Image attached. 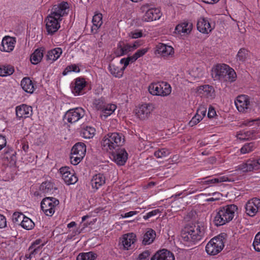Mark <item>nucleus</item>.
Listing matches in <instances>:
<instances>
[{
	"label": "nucleus",
	"instance_id": "nucleus-61",
	"mask_svg": "<svg viewBox=\"0 0 260 260\" xmlns=\"http://www.w3.org/2000/svg\"><path fill=\"white\" fill-rule=\"evenodd\" d=\"M206 113V109L204 107H200L197 111V114H198L201 118H203L205 116Z\"/></svg>",
	"mask_w": 260,
	"mask_h": 260
},
{
	"label": "nucleus",
	"instance_id": "nucleus-48",
	"mask_svg": "<svg viewBox=\"0 0 260 260\" xmlns=\"http://www.w3.org/2000/svg\"><path fill=\"white\" fill-rule=\"evenodd\" d=\"M116 106L114 104H109L103 110V113L105 116L110 115L116 109Z\"/></svg>",
	"mask_w": 260,
	"mask_h": 260
},
{
	"label": "nucleus",
	"instance_id": "nucleus-52",
	"mask_svg": "<svg viewBox=\"0 0 260 260\" xmlns=\"http://www.w3.org/2000/svg\"><path fill=\"white\" fill-rule=\"evenodd\" d=\"M253 246L256 251H260V232L256 235L253 242Z\"/></svg>",
	"mask_w": 260,
	"mask_h": 260
},
{
	"label": "nucleus",
	"instance_id": "nucleus-12",
	"mask_svg": "<svg viewBox=\"0 0 260 260\" xmlns=\"http://www.w3.org/2000/svg\"><path fill=\"white\" fill-rule=\"evenodd\" d=\"M69 4L67 2H62L55 5L52 8L51 13L49 15L56 17L59 20H62V17L68 14L69 9Z\"/></svg>",
	"mask_w": 260,
	"mask_h": 260
},
{
	"label": "nucleus",
	"instance_id": "nucleus-49",
	"mask_svg": "<svg viewBox=\"0 0 260 260\" xmlns=\"http://www.w3.org/2000/svg\"><path fill=\"white\" fill-rule=\"evenodd\" d=\"M147 51V48H143L137 50L133 55L131 56L132 57V60H134L135 61L137 59L144 55Z\"/></svg>",
	"mask_w": 260,
	"mask_h": 260
},
{
	"label": "nucleus",
	"instance_id": "nucleus-19",
	"mask_svg": "<svg viewBox=\"0 0 260 260\" xmlns=\"http://www.w3.org/2000/svg\"><path fill=\"white\" fill-rule=\"evenodd\" d=\"M15 43V38L6 36L2 40L0 50L3 51L10 52L14 49Z\"/></svg>",
	"mask_w": 260,
	"mask_h": 260
},
{
	"label": "nucleus",
	"instance_id": "nucleus-9",
	"mask_svg": "<svg viewBox=\"0 0 260 260\" xmlns=\"http://www.w3.org/2000/svg\"><path fill=\"white\" fill-rule=\"evenodd\" d=\"M148 6L144 5L141 7L143 11H146L142 17V20L145 22L152 21L159 19L161 15L160 10L157 8L147 9Z\"/></svg>",
	"mask_w": 260,
	"mask_h": 260
},
{
	"label": "nucleus",
	"instance_id": "nucleus-7",
	"mask_svg": "<svg viewBox=\"0 0 260 260\" xmlns=\"http://www.w3.org/2000/svg\"><path fill=\"white\" fill-rule=\"evenodd\" d=\"M224 247V242L220 237L212 238L207 244L206 251L211 255H215L220 252Z\"/></svg>",
	"mask_w": 260,
	"mask_h": 260
},
{
	"label": "nucleus",
	"instance_id": "nucleus-25",
	"mask_svg": "<svg viewBox=\"0 0 260 260\" xmlns=\"http://www.w3.org/2000/svg\"><path fill=\"white\" fill-rule=\"evenodd\" d=\"M105 182V177L101 173L94 175L90 182L92 187L96 190L104 185Z\"/></svg>",
	"mask_w": 260,
	"mask_h": 260
},
{
	"label": "nucleus",
	"instance_id": "nucleus-21",
	"mask_svg": "<svg viewBox=\"0 0 260 260\" xmlns=\"http://www.w3.org/2000/svg\"><path fill=\"white\" fill-rule=\"evenodd\" d=\"M197 92L201 96L208 98L213 99L215 96L213 87L209 85H204L198 87Z\"/></svg>",
	"mask_w": 260,
	"mask_h": 260
},
{
	"label": "nucleus",
	"instance_id": "nucleus-43",
	"mask_svg": "<svg viewBox=\"0 0 260 260\" xmlns=\"http://www.w3.org/2000/svg\"><path fill=\"white\" fill-rule=\"evenodd\" d=\"M24 217L25 216L22 213L16 212L13 213L12 220L14 223L21 225L22 220Z\"/></svg>",
	"mask_w": 260,
	"mask_h": 260
},
{
	"label": "nucleus",
	"instance_id": "nucleus-55",
	"mask_svg": "<svg viewBox=\"0 0 260 260\" xmlns=\"http://www.w3.org/2000/svg\"><path fill=\"white\" fill-rule=\"evenodd\" d=\"M202 118L201 117L198 115V114H197L192 118L191 120L189 122V125L190 126H193L195 125H196L197 123H198Z\"/></svg>",
	"mask_w": 260,
	"mask_h": 260
},
{
	"label": "nucleus",
	"instance_id": "nucleus-60",
	"mask_svg": "<svg viewBox=\"0 0 260 260\" xmlns=\"http://www.w3.org/2000/svg\"><path fill=\"white\" fill-rule=\"evenodd\" d=\"M159 212H160V211L158 209H155V210H152V211L147 213L146 215H145L143 216V218L145 220H147L149 218L157 215Z\"/></svg>",
	"mask_w": 260,
	"mask_h": 260
},
{
	"label": "nucleus",
	"instance_id": "nucleus-35",
	"mask_svg": "<svg viewBox=\"0 0 260 260\" xmlns=\"http://www.w3.org/2000/svg\"><path fill=\"white\" fill-rule=\"evenodd\" d=\"M159 82L152 83L148 86V91L149 93L153 95L160 96L161 93H163L160 92V87Z\"/></svg>",
	"mask_w": 260,
	"mask_h": 260
},
{
	"label": "nucleus",
	"instance_id": "nucleus-45",
	"mask_svg": "<svg viewBox=\"0 0 260 260\" xmlns=\"http://www.w3.org/2000/svg\"><path fill=\"white\" fill-rule=\"evenodd\" d=\"M255 148L254 143L253 142L245 144L241 148V152L245 154L251 152Z\"/></svg>",
	"mask_w": 260,
	"mask_h": 260
},
{
	"label": "nucleus",
	"instance_id": "nucleus-16",
	"mask_svg": "<svg viewBox=\"0 0 260 260\" xmlns=\"http://www.w3.org/2000/svg\"><path fill=\"white\" fill-rule=\"evenodd\" d=\"M59 171L62 175V178L67 184H74L77 182L78 178L73 173L71 172L69 168L62 167L59 169Z\"/></svg>",
	"mask_w": 260,
	"mask_h": 260
},
{
	"label": "nucleus",
	"instance_id": "nucleus-15",
	"mask_svg": "<svg viewBox=\"0 0 260 260\" xmlns=\"http://www.w3.org/2000/svg\"><path fill=\"white\" fill-rule=\"evenodd\" d=\"M238 110L240 112H246L249 109L250 100L247 95H239L235 101Z\"/></svg>",
	"mask_w": 260,
	"mask_h": 260
},
{
	"label": "nucleus",
	"instance_id": "nucleus-32",
	"mask_svg": "<svg viewBox=\"0 0 260 260\" xmlns=\"http://www.w3.org/2000/svg\"><path fill=\"white\" fill-rule=\"evenodd\" d=\"M155 236V232L151 229H148L144 235L142 243L145 245L150 244L153 242Z\"/></svg>",
	"mask_w": 260,
	"mask_h": 260
},
{
	"label": "nucleus",
	"instance_id": "nucleus-20",
	"mask_svg": "<svg viewBox=\"0 0 260 260\" xmlns=\"http://www.w3.org/2000/svg\"><path fill=\"white\" fill-rule=\"evenodd\" d=\"M32 110L30 106L22 104L16 107V114L18 118L29 117L32 115Z\"/></svg>",
	"mask_w": 260,
	"mask_h": 260
},
{
	"label": "nucleus",
	"instance_id": "nucleus-36",
	"mask_svg": "<svg viewBox=\"0 0 260 260\" xmlns=\"http://www.w3.org/2000/svg\"><path fill=\"white\" fill-rule=\"evenodd\" d=\"M102 18L103 16L101 13H96L93 16V26L91 28L92 31L94 29L96 31L101 27L103 24Z\"/></svg>",
	"mask_w": 260,
	"mask_h": 260
},
{
	"label": "nucleus",
	"instance_id": "nucleus-5",
	"mask_svg": "<svg viewBox=\"0 0 260 260\" xmlns=\"http://www.w3.org/2000/svg\"><path fill=\"white\" fill-rule=\"evenodd\" d=\"M86 152V145L81 142L76 143L71 150L70 160L72 164L77 165L85 156Z\"/></svg>",
	"mask_w": 260,
	"mask_h": 260
},
{
	"label": "nucleus",
	"instance_id": "nucleus-3",
	"mask_svg": "<svg viewBox=\"0 0 260 260\" xmlns=\"http://www.w3.org/2000/svg\"><path fill=\"white\" fill-rule=\"evenodd\" d=\"M205 228L202 223H198L192 226L186 227L182 231L181 238L185 244L192 245L201 240L204 235Z\"/></svg>",
	"mask_w": 260,
	"mask_h": 260
},
{
	"label": "nucleus",
	"instance_id": "nucleus-53",
	"mask_svg": "<svg viewBox=\"0 0 260 260\" xmlns=\"http://www.w3.org/2000/svg\"><path fill=\"white\" fill-rule=\"evenodd\" d=\"M134 61V60H132V56H129L127 58H122L120 61V64H123V67H121V68L124 71L126 67L129 64L130 62L132 63Z\"/></svg>",
	"mask_w": 260,
	"mask_h": 260
},
{
	"label": "nucleus",
	"instance_id": "nucleus-39",
	"mask_svg": "<svg viewBox=\"0 0 260 260\" xmlns=\"http://www.w3.org/2000/svg\"><path fill=\"white\" fill-rule=\"evenodd\" d=\"M159 85H161L160 92L163 93H161L160 96H165L169 95L172 91V88L169 84L166 82H159Z\"/></svg>",
	"mask_w": 260,
	"mask_h": 260
},
{
	"label": "nucleus",
	"instance_id": "nucleus-57",
	"mask_svg": "<svg viewBox=\"0 0 260 260\" xmlns=\"http://www.w3.org/2000/svg\"><path fill=\"white\" fill-rule=\"evenodd\" d=\"M240 136L239 138L240 139L247 140L250 138H252L253 136V133L250 131H247L244 132L243 134H239Z\"/></svg>",
	"mask_w": 260,
	"mask_h": 260
},
{
	"label": "nucleus",
	"instance_id": "nucleus-30",
	"mask_svg": "<svg viewBox=\"0 0 260 260\" xmlns=\"http://www.w3.org/2000/svg\"><path fill=\"white\" fill-rule=\"evenodd\" d=\"M62 51L60 48H55L48 51L46 58L47 60L53 62L56 60L62 54Z\"/></svg>",
	"mask_w": 260,
	"mask_h": 260
},
{
	"label": "nucleus",
	"instance_id": "nucleus-6",
	"mask_svg": "<svg viewBox=\"0 0 260 260\" xmlns=\"http://www.w3.org/2000/svg\"><path fill=\"white\" fill-rule=\"evenodd\" d=\"M58 200L53 197H46L41 203V208L44 214L52 216L54 213L56 207L59 205Z\"/></svg>",
	"mask_w": 260,
	"mask_h": 260
},
{
	"label": "nucleus",
	"instance_id": "nucleus-24",
	"mask_svg": "<svg viewBox=\"0 0 260 260\" xmlns=\"http://www.w3.org/2000/svg\"><path fill=\"white\" fill-rule=\"evenodd\" d=\"M158 54L163 57L172 56L174 51L173 48L164 44L160 43L157 46Z\"/></svg>",
	"mask_w": 260,
	"mask_h": 260
},
{
	"label": "nucleus",
	"instance_id": "nucleus-29",
	"mask_svg": "<svg viewBox=\"0 0 260 260\" xmlns=\"http://www.w3.org/2000/svg\"><path fill=\"white\" fill-rule=\"evenodd\" d=\"M21 86L24 91L29 93H33L35 89L34 83L29 77H24L22 79Z\"/></svg>",
	"mask_w": 260,
	"mask_h": 260
},
{
	"label": "nucleus",
	"instance_id": "nucleus-64",
	"mask_svg": "<svg viewBox=\"0 0 260 260\" xmlns=\"http://www.w3.org/2000/svg\"><path fill=\"white\" fill-rule=\"evenodd\" d=\"M138 213L137 211H130L127 213H125L124 214H121V216L123 218H127L133 216Z\"/></svg>",
	"mask_w": 260,
	"mask_h": 260
},
{
	"label": "nucleus",
	"instance_id": "nucleus-54",
	"mask_svg": "<svg viewBox=\"0 0 260 260\" xmlns=\"http://www.w3.org/2000/svg\"><path fill=\"white\" fill-rule=\"evenodd\" d=\"M79 68L76 64H72L68 66L62 73L63 75H67L69 72L71 71L78 72H79Z\"/></svg>",
	"mask_w": 260,
	"mask_h": 260
},
{
	"label": "nucleus",
	"instance_id": "nucleus-8",
	"mask_svg": "<svg viewBox=\"0 0 260 260\" xmlns=\"http://www.w3.org/2000/svg\"><path fill=\"white\" fill-rule=\"evenodd\" d=\"M85 115V111L82 108L78 107L70 109L65 114L64 119L69 123H73L78 121Z\"/></svg>",
	"mask_w": 260,
	"mask_h": 260
},
{
	"label": "nucleus",
	"instance_id": "nucleus-42",
	"mask_svg": "<svg viewBox=\"0 0 260 260\" xmlns=\"http://www.w3.org/2000/svg\"><path fill=\"white\" fill-rule=\"evenodd\" d=\"M21 226L24 229L29 230L34 227L35 223L30 218L25 216L22 220Z\"/></svg>",
	"mask_w": 260,
	"mask_h": 260
},
{
	"label": "nucleus",
	"instance_id": "nucleus-47",
	"mask_svg": "<svg viewBox=\"0 0 260 260\" xmlns=\"http://www.w3.org/2000/svg\"><path fill=\"white\" fill-rule=\"evenodd\" d=\"M40 249H37V248L32 247V246H29V247L28 249V253H26L25 257L27 259H31L32 257H33L36 254L38 253V252L40 251Z\"/></svg>",
	"mask_w": 260,
	"mask_h": 260
},
{
	"label": "nucleus",
	"instance_id": "nucleus-40",
	"mask_svg": "<svg viewBox=\"0 0 260 260\" xmlns=\"http://www.w3.org/2000/svg\"><path fill=\"white\" fill-rule=\"evenodd\" d=\"M96 254L92 252L80 253L77 257V260H94Z\"/></svg>",
	"mask_w": 260,
	"mask_h": 260
},
{
	"label": "nucleus",
	"instance_id": "nucleus-18",
	"mask_svg": "<svg viewBox=\"0 0 260 260\" xmlns=\"http://www.w3.org/2000/svg\"><path fill=\"white\" fill-rule=\"evenodd\" d=\"M198 30L203 34H209L213 29L209 20L206 18H200L197 23Z\"/></svg>",
	"mask_w": 260,
	"mask_h": 260
},
{
	"label": "nucleus",
	"instance_id": "nucleus-10",
	"mask_svg": "<svg viewBox=\"0 0 260 260\" xmlns=\"http://www.w3.org/2000/svg\"><path fill=\"white\" fill-rule=\"evenodd\" d=\"M154 109V106L153 104L144 103L136 109V113L140 119L146 120L149 117Z\"/></svg>",
	"mask_w": 260,
	"mask_h": 260
},
{
	"label": "nucleus",
	"instance_id": "nucleus-27",
	"mask_svg": "<svg viewBox=\"0 0 260 260\" xmlns=\"http://www.w3.org/2000/svg\"><path fill=\"white\" fill-rule=\"evenodd\" d=\"M192 27V24L191 22L184 21L178 24L175 28V30L179 34H189Z\"/></svg>",
	"mask_w": 260,
	"mask_h": 260
},
{
	"label": "nucleus",
	"instance_id": "nucleus-51",
	"mask_svg": "<svg viewBox=\"0 0 260 260\" xmlns=\"http://www.w3.org/2000/svg\"><path fill=\"white\" fill-rule=\"evenodd\" d=\"M15 152L11 148H7L4 153V158L9 160V159L13 160Z\"/></svg>",
	"mask_w": 260,
	"mask_h": 260
},
{
	"label": "nucleus",
	"instance_id": "nucleus-22",
	"mask_svg": "<svg viewBox=\"0 0 260 260\" xmlns=\"http://www.w3.org/2000/svg\"><path fill=\"white\" fill-rule=\"evenodd\" d=\"M150 260H175L174 255L167 249H162L157 251Z\"/></svg>",
	"mask_w": 260,
	"mask_h": 260
},
{
	"label": "nucleus",
	"instance_id": "nucleus-58",
	"mask_svg": "<svg viewBox=\"0 0 260 260\" xmlns=\"http://www.w3.org/2000/svg\"><path fill=\"white\" fill-rule=\"evenodd\" d=\"M143 33L141 30H135L129 34V36L133 39H137L142 37Z\"/></svg>",
	"mask_w": 260,
	"mask_h": 260
},
{
	"label": "nucleus",
	"instance_id": "nucleus-31",
	"mask_svg": "<svg viewBox=\"0 0 260 260\" xmlns=\"http://www.w3.org/2000/svg\"><path fill=\"white\" fill-rule=\"evenodd\" d=\"M44 51V48H40L34 51L30 56V61L32 64H37L42 60Z\"/></svg>",
	"mask_w": 260,
	"mask_h": 260
},
{
	"label": "nucleus",
	"instance_id": "nucleus-41",
	"mask_svg": "<svg viewBox=\"0 0 260 260\" xmlns=\"http://www.w3.org/2000/svg\"><path fill=\"white\" fill-rule=\"evenodd\" d=\"M54 188L53 184L51 182H44L42 183L40 189L43 193H48L52 192Z\"/></svg>",
	"mask_w": 260,
	"mask_h": 260
},
{
	"label": "nucleus",
	"instance_id": "nucleus-37",
	"mask_svg": "<svg viewBox=\"0 0 260 260\" xmlns=\"http://www.w3.org/2000/svg\"><path fill=\"white\" fill-rule=\"evenodd\" d=\"M234 180L229 179L226 176H221L219 178H213L211 179H209L207 180H205L203 182L204 184H215V183H221L223 182H231L233 181Z\"/></svg>",
	"mask_w": 260,
	"mask_h": 260
},
{
	"label": "nucleus",
	"instance_id": "nucleus-33",
	"mask_svg": "<svg viewBox=\"0 0 260 260\" xmlns=\"http://www.w3.org/2000/svg\"><path fill=\"white\" fill-rule=\"evenodd\" d=\"M95 129L92 126H83L81 131V135L85 139H91L95 135Z\"/></svg>",
	"mask_w": 260,
	"mask_h": 260
},
{
	"label": "nucleus",
	"instance_id": "nucleus-14",
	"mask_svg": "<svg viewBox=\"0 0 260 260\" xmlns=\"http://www.w3.org/2000/svg\"><path fill=\"white\" fill-rule=\"evenodd\" d=\"M260 208V199L254 198L248 201L245 206L246 213L250 216H254Z\"/></svg>",
	"mask_w": 260,
	"mask_h": 260
},
{
	"label": "nucleus",
	"instance_id": "nucleus-46",
	"mask_svg": "<svg viewBox=\"0 0 260 260\" xmlns=\"http://www.w3.org/2000/svg\"><path fill=\"white\" fill-rule=\"evenodd\" d=\"M249 52L245 49H240L237 54V58L241 61H244L248 56Z\"/></svg>",
	"mask_w": 260,
	"mask_h": 260
},
{
	"label": "nucleus",
	"instance_id": "nucleus-28",
	"mask_svg": "<svg viewBox=\"0 0 260 260\" xmlns=\"http://www.w3.org/2000/svg\"><path fill=\"white\" fill-rule=\"evenodd\" d=\"M236 168V171H240L243 173L251 172L255 169L253 159H248L245 162L238 165Z\"/></svg>",
	"mask_w": 260,
	"mask_h": 260
},
{
	"label": "nucleus",
	"instance_id": "nucleus-56",
	"mask_svg": "<svg viewBox=\"0 0 260 260\" xmlns=\"http://www.w3.org/2000/svg\"><path fill=\"white\" fill-rule=\"evenodd\" d=\"M150 255V252L149 250H145L139 255L137 260H148Z\"/></svg>",
	"mask_w": 260,
	"mask_h": 260
},
{
	"label": "nucleus",
	"instance_id": "nucleus-59",
	"mask_svg": "<svg viewBox=\"0 0 260 260\" xmlns=\"http://www.w3.org/2000/svg\"><path fill=\"white\" fill-rule=\"evenodd\" d=\"M42 240L40 239H37L34 242H32L30 246H32L37 248L38 249H41L45 245L44 243H41Z\"/></svg>",
	"mask_w": 260,
	"mask_h": 260
},
{
	"label": "nucleus",
	"instance_id": "nucleus-62",
	"mask_svg": "<svg viewBox=\"0 0 260 260\" xmlns=\"http://www.w3.org/2000/svg\"><path fill=\"white\" fill-rule=\"evenodd\" d=\"M7 225V221L5 217L0 214V228H4Z\"/></svg>",
	"mask_w": 260,
	"mask_h": 260
},
{
	"label": "nucleus",
	"instance_id": "nucleus-23",
	"mask_svg": "<svg viewBox=\"0 0 260 260\" xmlns=\"http://www.w3.org/2000/svg\"><path fill=\"white\" fill-rule=\"evenodd\" d=\"M135 46H132L128 44H124L122 42H119L117 45L116 49L114 53L117 56H122L127 54L129 52L133 51V48Z\"/></svg>",
	"mask_w": 260,
	"mask_h": 260
},
{
	"label": "nucleus",
	"instance_id": "nucleus-17",
	"mask_svg": "<svg viewBox=\"0 0 260 260\" xmlns=\"http://www.w3.org/2000/svg\"><path fill=\"white\" fill-rule=\"evenodd\" d=\"M136 241V236L133 233H128L123 235L120 239L121 248L124 250H128Z\"/></svg>",
	"mask_w": 260,
	"mask_h": 260
},
{
	"label": "nucleus",
	"instance_id": "nucleus-11",
	"mask_svg": "<svg viewBox=\"0 0 260 260\" xmlns=\"http://www.w3.org/2000/svg\"><path fill=\"white\" fill-rule=\"evenodd\" d=\"M61 21L52 15H49L45 19L46 29L48 34L52 35L60 28Z\"/></svg>",
	"mask_w": 260,
	"mask_h": 260
},
{
	"label": "nucleus",
	"instance_id": "nucleus-1",
	"mask_svg": "<svg viewBox=\"0 0 260 260\" xmlns=\"http://www.w3.org/2000/svg\"><path fill=\"white\" fill-rule=\"evenodd\" d=\"M237 210V206L234 204L228 205L217 209L214 212L213 219L215 225H223L232 221Z\"/></svg>",
	"mask_w": 260,
	"mask_h": 260
},
{
	"label": "nucleus",
	"instance_id": "nucleus-63",
	"mask_svg": "<svg viewBox=\"0 0 260 260\" xmlns=\"http://www.w3.org/2000/svg\"><path fill=\"white\" fill-rule=\"evenodd\" d=\"M7 141L5 137L0 135V150L6 147Z\"/></svg>",
	"mask_w": 260,
	"mask_h": 260
},
{
	"label": "nucleus",
	"instance_id": "nucleus-50",
	"mask_svg": "<svg viewBox=\"0 0 260 260\" xmlns=\"http://www.w3.org/2000/svg\"><path fill=\"white\" fill-rule=\"evenodd\" d=\"M191 186L192 185H190L189 187H188L187 189H184L182 192H180V193L175 194V196L179 197L181 195H183V197H185L188 194H192L198 191V189H193V188L191 187Z\"/></svg>",
	"mask_w": 260,
	"mask_h": 260
},
{
	"label": "nucleus",
	"instance_id": "nucleus-2",
	"mask_svg": "<svg viewBox=\"0 0 260 260\" xmlns=\"http://www.w3.org/2000/svg\"><path fill=\"white\" fill-rule=\"evenodd\" d=\"M124 137L121 133H110L105 136L101 141V147L103 151L113 152L121 148L124 143Z\"/></svg>",
	"mask_w": 260,
	"mask_h": 260
},
{
	"label": "nucleus",
	"instance_id": "nucleus-38",
	"mask_svg": "<svg viewBox=\"0 0 260 260\" xmlns=\"http://www.w3.org/2000/svg\"><path fill=\"white\" fill-rule=\"evenodd\" d=\"M14 71V68L10 65L0 66V76H7L12 75Z\"/></svg>",
	"mask_w": 260,
	"mask_h": 260
},
{
	"label": "nucleus",
	"instance_id": "nucleus-4",
	"mask_svg": "<svg viewBox=\"0 0 260 260\" xmlns=\"http://www.w3.org/2000/svg\"><path fill=\"white\" fill-rule=\"evenodd\" d=\"M212 75L215 80L233 82L237 78L235 71L225 64L216 65L212 69Z\"/></svg>",
	"mask_w": 260,
	"mask_h": 260
},
{
	"label": "nucleus",
	"instance_id": "nucleus-34",
	"mask_svg": "<svg viewBox=\"0 0 260 260\" xmlns=\"http://www.w3.org/2000/svg\"><path fill=\"white\" fill-rule=\"evenodd\" d=\"M108 69L110 73L115 77L120 78L123 75V71L122 69L116 64L110 63L109 65Z\"/></svg>",
	"mask_w": 260,
	"mask_h": 260
},
{
	"label": "nucleus",
	"instance_id": "nucleus-13",
	"mask_svg": "<svg viewBox=\"0 0 260 260\" xmlns=\"http://www.w3.org/2000/svg\"><path fill=\"white\" fill-rule=\"evenodd\" d=\"M113 160L117 165L123 166L127 159V153L124 148H119L113 152H110Z\"/></svg>",
	"mask_w": 260,
	"mask_h": 260
},
{
	"label": "nucleus",
	"instance_id": "nucleus-44",
	"mask_svg": "<svg viewBox=\"0 0 260 260\" xmlns=\"http://www.w3.org/2000/svg\"><path fill=\"white\" fill-rule=\"evenodd\" d=\"M170 153V151L166 148L158 149L154 153V155L157 158H162L167 156Z\"/></svg>",
	"mask_w": 260,
	"mask_h": 260
},
{
	"label": "nucleus",
	"instance_id": "nucleus-26",
	"mask_svg": "<svg viewBox=\"0 0 260 260\" xmlns=\"http://www.w3.org/2000/svg\"><path fill=\"white\" fill-rule=\"evenodd\" d=\"M86 86V82L83 78H77L72 88V91L75 95L82 94V90Z\"/></svg>",
	"mask_w": 260,
	"mask_h": 260
}]
</instances>
